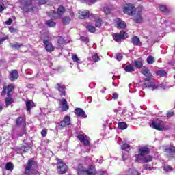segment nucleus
Masks as SVG:
<instances>
[{
  "label": "nucleus",
  "instance_id": "nucleus-44",
  "mask_svg": "<svg viewBox=\"0 0 175 175\" xmlns=\"http://www.w3.org/2000/svg\"><path fill=\"white\" fill-rule=\"evenodd\" d=\"M163 170L165 172V173H169V172H173V170H174L173 167L167 165H164Z\"/></svg>",
  "mask_w": 175,
  "mask_h": 175
},
{
  "label": "nucleus",
  "instance_id": "nucleus-13",
  "mask_svg": "<svg viewBox=\"0 0 175 175\" xmlns=\"http://www.w3.org/2000/svg\"><path fill=\"white\" fill-rule=\"evenodd\" d=\"M16 126H22V128H27V121L25 118L19 116L16 119Z\"/></svg>",
  "mask_w": 175,
  "mask_h": 175
},
{
  "label": "nucleus",
  "instance_id": "nucleus-1",
  "mask_svg": "<svg viewBox=\"0 0 175 175\" xmlns=\"http://www.w3.org/2000/svg\"><path fill=\"white\" fill-rule=\"evenodd\" d=\"M150 149L148 146H144L138 149V154H135V162L142 161L143 163H148L152 162V156L149 155ZM147 155V156H146Z\"/></svg>",
  "mask_w": 175,
  "mask_h": 175
},
{
  "label": "nucleus",
  "instance_id": "nucleus-24",
  "mask_svg": "<svg viewBox=\"0 0 175 175\" xmlns=\"http://www.w3.org/2000/svg\"><path fill=\"white\" fill-rule=\"evenodd\" d=\"M131 43L134 46H142V42H140V38L137 36H134L131 38Z\"/></svg>",
  "mask_w": 175,
  "mask_h": 175
},
{
  "label": "nucleus",
  "instance_id": "nucleus-23",
  "mask_svg": "<svg viewBox=\"0 0 175 175\" xmlns=\"http://www.w3.org/2000/svg\"><path fill=\"white\" fill-rule=\"evenodd\" d=\"M86 173L88 175H96V168H95V166L91 165L86 170Z\"/></svg>",
  "mask_w": 175,
  "mask_h": 175
},
{
  "label": "nucleus",
  "instance_id": "nucleus-50",
  "mask_svg": "<svg viewBox=\"0 0 175 175\" xmlns=\"http://www.w3.org/2000/svg\"><path fill=\"white\" fill-rule=\"evenodd\" d=\"M24 135H27V129H25L24 127H22L21 132L18 135V137H21L24 136Z\"/></svg>",
  "mask_w": 175,
  "mask_h": 175
},
{
  "label": "nucleus",
  "instance_id": "nucleus-40",
  "mask_svg": "<svg viewBox=\"0 0 175 175\" xmlns=\"http://www.w3.org/2000/svg\"><path fill=\"white\" fill-rule=\"evenodd\" d=\"M118 126L119 129L124 131V129H126V128H128V124H126L124 122H121L118 124Z\"/></svg>",
  "mask_w": 175,
  "mask_h": 175
},
{
  "label": "nucleus",
  "instance_id": "nucleus-7",
  "mask_svg": "<svg viewBox=\"0 0 175 175\" xmlns=\"http://www.w3.org/2000/svg\"><path fill=\"white\" fill-rule=\"evenodd\" d=\"M112 38L115 42H117V43H120L121 40H124L128 38V33L122 30L118 33H114L112 36Z\"/></svg>",
  "mask_w": 175,
  "mask_h": 175
},
{
  "label": "nucleus",
  "instance_id": "nucleus-2",
  "mask_svg": "<svg viewBox=\"0 0 175 175\" xmlns=\"http://www.w3.org/2000/svg\"><path fill=\"white\" fill-rule=\"evenodd\" d=\"M20 9L24 13H38L39 10L37 6L33 5L32 0H19Z\"/></svg>",
  "mask_w": 175,
  "mask_h": 175
},
{
  "label": "nucleus",
  "instance_id": "nucleus-15",
  "mask_svg": "<svg viewBox=\"0 0 175 175\" xmlns=\"http://www.w3.org/2000/svg\"><path fill=\"white\" fill-rule=\"evenodd\" d=\"M77 139H78V140H79V142H81V143L83 144V145L85 146H90V139L85 138V137H84V135H83V134H79L77 136Z\"/></svg>",
  "mask_w": 175,
  "mask_h": 175
},
{
  "label": "nucleus",
  "instance_id": "nucleus-12",
  "mask_svg": "<svg viewBox=\"0 0 175 175\" xmlns=\"http://www.w3.org/2000/svg\"><path fill=\"white\" fill-rule=\"evenodd\" d=\"M113 21L116 25V28H120V29H125V28H126V23L121 18H116Z\"/></svg>",
  "mask_w": 175,
  "mask_h": 175
},
{
  "label": "nucleus",
  "instance_id": "nucleus-25",
  "mask_svg": "<svg viewBox=\"0 0 175 175\" xmlns=\"http://www.w3.org/2000/svg\"><path fill=\"white\" fill-rule=\"evenodd\" d=\"M35 107V103L32 100L26 101V110L29 113H31V109Z\"/></svg>",
  "mask_w": 175,
  "mask_h": 175
},
{
  "label": "nucleus",
  "instance_id": "nucleus-36",
  "mask_svg": "<svg viewBox=\"0 0 175 175\" xmlns=\"http://www.w3.org/2000/svg\"><path fill=\"white\" fill-rule=\"evenodd\" d=\"M124 70L127 73H132V72H135V68L133 67L132 64H129L125 66Z\"/></svg>",
  "mask_w": 175,
  "mask_h": 175
},
{
  "label": "nucleus",
  "instance_id": "nucleus-34",
  "mask_svg": "<svg viewBox=\"0 0 175 175\" xmlns=\"http://www.w3.org/2000/svg\"><path fill=\"white\" fill-rule=\"evenodd\" d=\"M94 21L96 23H95L96 28H100V27H102V23H103L102 18L98 17Z\"/></svg>",
  "mask_w": 175,
  "mask_h": 175
},
{
  "label": "nucleus",
  "instance_id": "nucleus-43",
  "mask_svg": "<svg viewBox=\"0 0 175 175\" xmlns=\"http://www.w3.org/2000/svg\"><path fill=\"white\" fill-rule=\"evenodd\" d=\"M131 148V145L129 144H126L125 142H123L121 145V149L123 150V151H128Z\"/></svg>",
  "mask_w": 175,
  "mask_h": 175
},
{
  "label": "nucleus",
  "instance_id": "nucleus-42",
  "mask_svg": "<svg viewBox=\"0 0 175 175\" xmlns=\"http://www.w3.org/2000/svg\"><path fill=\"white\" fill-rule=\"evenodd\" d=\"M157 76H160V77H165L167 72L163 70H160L156 72Z\"/></svg>",
  "mask_w": 175,
  "mask_h": 175
},
{
  "label": "nucleus",
  "instance_id": "nucleus-31",
  "mask_svg": "<svg viewBox=\"0 0 175 175\" xmlns=\"http://www.w3.org/2000/svg\"><path fill=\"white\" fill-rule=\"evenodd\" d=\"M20 151H23L25 154L31 151L32 150V146L27 145V146H22L19 148Z\"/></svg>",
  "mask_w": 175,
  "mask_h": 175
},
{
  "label": "nucleus",
  "instance_id": "nucleus-30",
  "mask_svg": "<svg viewBox=\"0 0 175 175\" xmlns=\"http://www.w3.org/2000/svg\"><path fill=\"white\" fill-rule=\"evenodd\" d=\"M72 21V18L70 16H64L62 18V23L64 25H69Z\"/></svg>",
  "mask_w": 175,
  "mask_h": 175
},
{
  "label": "nucleus",
  "instance_id": "nucleus-58",
  "mask_svg": "<svg viewBox=\"0 0 175 175\" xmlns=\"http://www.w3.org/2000/svg\"><path fill=\"white\" fill-rule=\"evenodd\" d=\"M40 5H46L47 3V0H38Z\"/></svg>",
  "mask_w": 175,
  "mask_h": 175
},
{
  "label": "nucleus",
  "instance_id": "nucleus-61",
  "mask_svg": "<svg viewBox=\"0 0 175 175\" xmlns=\"http://www.w3.org/2000/svg\"><path fill=\"white\" fill-rule=\"evenodd\" d=\"M98 0H88V5H92V3H95Z\"/></svg>",
  "mask_w": 175,
  "mask_h": 175
},
{
  "label": "nucleus",
  "instance_id": "nucleus-32",
  "mask_svg": "<svg viewBox=\"0 0 175 175\" xmlns=\"http://www.w3.org/2000/svg\"><path fill=\"white\" fill-rule=\"evenodd\" d=\"M86 29H88V32L90 33H95L96 32V27L90 23L87 25Z\"/></svg>",
  "mask_w": 175,
  "mask_h": 175
},
{
  "label": "nucleus",
  "instance_id": "nucleus-54",
  "mask_svg": "<svg viewBox=\"0 0 175 175\" xmlns=\"http://www.w3.org/2000/svg\"><path fill=\"white\" fill-rule=\"evenodd\" d=\"M41 136L42 137H46L47 136V129H46L42 130Z\"/></svg>",
  "mask_w": 175,
  "mask_h": 175
},
{
  "label": "nucleus",
  "instance_id": "nucleus-22",
  "mask_svg": "<svg viewBox=\"0 0 175 175\" xmlns=\"http://www.w3.org/2000/svg\"><path fill=\"white\" fill-rule=\"evenodd\" d=\"M40 40H42L43 44L45 42H50L51 40V38H50V35L48 34V33H41L40 36Z\"/></svg>",
  "mask_w": 175,
  "mask_h": 175
},
{
  "label": "nucleus",
  "instance_id": "nucleus-3",
  "mask_svg": "<svg viewBox=\"0 0 175 175\" xmlns=\"http://www.w3.org/2000/svg\"><path fill=\"white\" fill-rule=\"evenodd\" d=\"M38 169H39L38 162L33 160H28L23 173L25 175H32V173H33L35 170H38Z\"/></svg>",
  "mask_w": 175,
  "mask_h": 175
},
{
  "label": "nucleus",
  "instance_id": "nucleus-5",
  "mask_svg": "<svg viewBox=\"0 0 175 175\" xmlns=\"http://www.w3.org/2000/svg\"><path fill=\"white\" fill-rule=\"evenodd\" d=\"M14 92V85L8 84L7 85L3 86V90L1 91V96H10L13 95Z\"/></svg>",
  "mask_w": 175,
  "mask_h": 175
},
{
  "label": "nucleus",
  "instance_id": "nucleus-19",
  "mask_svg": "<svg viewBox=\"0 0 175 175\" xmlns=\"http://www.w3.org/2000/svg\"><path fill=\"white\" fill-rule=\"evenodd\" d=\"M57 90L59 91V92H61L60 96H66V92L65 91V89L66 88L65 85H62L61 83H57Z\"/></svg>",
  "mask_w": 175,
  "mask_h": 175
},
{
  "label": "nucleus",
  "instance_id": "nucleus-59",
  "mask_svg": "<svg viewBox=\"0 0 175 175\" xmlns=\"http://www.w3.org/2000/svg\"><path fill=\"white\" fill-rule=\"evenodd\" d=\"M145 170H151V165L146 164L144 165Z\"/></svg>",
  "mask_w": 175,
  "mask_h": 175
},
{
  "label": "nucleus",
  "instance_id": "nucleus-16",
  "mask_svg": "<svg viewBox=\"0 0 175 175\" xmlns=\"http://www.w3.org/2000/svg\"><path fill=\"white\" fill-rule=\"evenodd\" d=\"M18 77V71H17V70H12L10 72L9 80H10V81H16Z\"/></svg>",
  "mask_w": 175,
  "mask_h": 175
},
{
  "label": "nucleus",
  "instance_id": "nucleus-64",
  "mask_svg": "<svg viewBox=\"0 0 175 175\" xmlns=\"http://www.w3.org/2000/svg\"><path fill=\"white\" fill-rule=\"evenodd\" d=\"M33 175H40V172H39V171L38 170H35L33 173H32Z\"/></svg>",
  "mask_w": 175,
  "mask_h": 175
},
{
  "label": "nucleus",
  "instance_id": "nucleus-11",
  "mask_svg": "<svg viewBox=\"0 0 175 175\" xmlns=\"http://www.w3.org/2000/svg\"><path fill=\"white\" fill-rule=\"evenodd\" d=\"M71 124L70 116L68 115H66L63 119V120L60 121L58 123V126H61V128H66V126H69Z\"/></svg>",
  "mask_w": 175,
  "mask_h": 175
},
{
  "label": "nucleus",
  "instance_id": "nucleus-9",
  "mask_svg": "<svg viewBox=\"0 0 175 175\" xmlns=\"http://www.w3.org/2000/svg\"><path fill=\"white\" fill-rule=\"evenodd\" d=\"M142 12L143 9L142 8H137V12L133 18V21H135V23H137V24H142V23H143V16H142Z\"/></svg>",
  "mask_w": 175,
  "mask_h": 175
},
{
  "label": "nucleus",
  "instance_id": "nucleus-52",
  "mask_svg": "<svg viewBox=\"0 0 175 175\" xmlns=\"http://www.w3.org/2000/svg\"><path fill=\"white\" fill-rule=\"evenodd\" d=\"M5 9H6V7L5 6V3H3V2H0V13H3Z\"/></svg>",
  "mask_w": 175,
  "mask_h": 175
},
{
  "label": "nucleus",
  "instance_id": "nucleus-26",
  "mask_svg": "<svg viewBox=\"0 0 175 175\" xmlns=\"http://www.w3.org/2000/svg\"><path fill=\"white\" fill-rule=\"evenodd\" d=\"M163 151L164 152H167L168 154H175V146H165Z\"/></svg>",
  "mask_w": 175,
  "mask_h": 175
},
{
  "label": "nucleus",
  "instance_id": "nucleus-37",
  "mask_svg": "<svg viewBox=\"0 0 175 175\" xmlns=\"http://www.w3.org/2000/svg\"><path fill=\"white\" fill-rule=\"evenodd\" d=\"M66 12V10L65 9V7H64L62 5L59 6V8H57V13L59 14V16H60V17Z\"/></svg>",
  "mask_w": 175,
  "mask_h": 175
},
{
  "label": "nucleus",
  "instance_id": "nucleus-20",
  "mask_svg": "<svg viewBox=\"0 0 175 175\" xmlns=\"http://www.w3.org/2000/svg\"><path fill=\"white\" fill-rule=\"evenodd\" d=\"M59 102H60L62 104V111H68L69 109V105H68V101L66 99H59Z\"/></svg>",
  "mask_w": 175,
  "mask_h": 175
},
{
  "label": "nucleus",
  "instance_id": "nucleus-29",
  "mask_svg": "<svg viewBox=\"0 0 175 175\" xmlns=\"http://www.w3.org/2000/svg\"><path fill=\"white\" fill-rule=\"evenodd\" d=\"M77 172L78 175H88L87 170L84 169V167H80V165L78 166Z\"/></svg>",
  "mask_w": 175,
  "mask_h": 175
},
{
  "label": "nucleus",
  "instance_id": "nucleus-48",
  "mask_svg": "<svg viewBox=\"0 0 175 175\" xmlns=\"http://www.w3.org/2000/svg\"><path fill=\"white\" fill-rule=\"evenodd\" d=\"M92 58L94 62H98V61H100V57H99L97 53H95L94 55H92Z\"/></svg>",
  "mask_w": 175,
  "mask_h": 175
},
{
  "label": "nucleus",
  "instance_id": "nucleus-35",
  "mask_svg": "<svg viewBox=\"0 0 175 175\" xmlns=\"http://www.w3.org/2000/svg\"><path fill=\"white\" fill-rule=\"evenodd\" d=\"M145 85L147 88H152V91H154V90H157L158 88V86L155 85V83L150 82L149 83H145Z\"/></svg>",
  "mask_w": 175,
  "mask_h": 175
},
{
  "label": "nucleus",
  "instance_id": "nucleus-18",
  "mask_svg": "<svg viewBox=\"0 0 175 175\" xmlns=\"http://www.w3.org/2000/svg\"><path fill=\"white\" fill-rule=\"evenodd\" d=\"M89 16H90V10L78 12V18H81V20H85V18H88Z\"/></svg>",
  "mask_w": 175,
  "mask_h": 175
},
{
  "label": "nucleus",
  "instance_id": "nucleus-62",
  "mask_svg": "<svg viewBox=\"0 0 175 175\" xmlns=\"http://www.w3.org/2000/svg\"><path fill=\"white\" fill-rule=\"evenodd\" d=\"M133 175H139L140 174H139V171L136 170H132L131 172Z\"/></svg>",
  "mask_w": 175,
  "mask_h": 175
},
{
  "label": "nucleus",
  "instance_id": "nucleus-28",
  "mask_svg": "<svg viewBox=\"0 0 175 175\" xmlns=\"http://www.w3.org/2000/svg\"><path fill=\"white\" fill-rule=\"evenodd\" d=\"M159 8L160 12H162V13H164V14H169L170 10L169 8L166 7V5H163L162 4L159 5Z\"/></svg>",
  "mask_w": 175,
  "mask_h": 175
},
{
  "label": "nucleus",
  "instance_id": "nucleus-51",
  "mask_svg": "<svg viewBox=\"0 0 175 175\" xmlns=\"http://www.w3.org/2000/svg\"><path fill=\"white\" fill-rule=\"evenodd\" d=\"M57 43L58 44H59L60 46L62 44H65V38H64V37H59L57 40Z\"/></svg>",
  "mask_w": 175,
  "mask_h": 175
},
{
  "label": "nucleus",
  "instance_id": "nucleus-17",
  "mask_svg": "<svg viewBox=\"0 0 175 175\" xmlns=\"http://www.w3.org/2000/svg\"><path fill=\"white\" fill-rule=\"evenodd\" d=\"M48 16L50 17L51 20H58L61 18L60 15L58 14L57 11L51 10L47 13Z\"/></svg>",
  "mask_w": 175,
  "mask_h": 175
},
{
  "label": "nucleus",
  "instance_id": "nucleus-10",
  "mask_svg": "<svg viewBox=\"0 0 175 175\" xmlns=\"http://www.w3.org/2000/svg\"><path fill=\"white\" fill-rule=\"evenodd\" d=\"M142 74L146 77L144 79V81H150L151 79H152L151 71L146 66L142 67Z\"/></svg>",
  "mask_w": 175,
  "mask_h": 175
},
{
  "label": "nucleus",
  "instance_id": "nucleus-8",
  "mask_svg": "<svg viewBox=\"0 0 175 175\" xmlns=\"http://www.w3.org/2000/svg\"><path fill=\"white\" fill-rule=\"evenodd\" d=\"M150 126L156 131H165V124L162 120L152 121Z\"/></svg>",
  "mask_w": 175,
  "mask_h": 175
},
{
  "label": "nucleus",
  "instance_id": "nucleus-46",
  "mask_svg": "<svg viewBox=\"0 0 175 175\" xmlns=\"http://www.w3.org/2000/svg\"><path fill=\"white\" fill-rule=\"evenodd\" d=\"M81 42H84L85 43H90V38L84 36H81L79 38Z\"/></svg>",
  "mask_w": 175,
  "mask_h": 175
},
{
  "label": "nucleus",
  "instance_id": "nucleus-27",
  "mask_svg": "<svg viewBox=\"0 0 175 175\" xmlns=\"http://www.w3.org/2000/svg\"><path fill=\"white\" fill-rule=\"evenodd\" d=\"M14 101V99L13 98L12 95L7 96V97L5 98V103L7 107H8V106H10V105H12Z\"/></svg>",
  "mask_w": 175,
  "mask_h": 175
},
{
  "label": "nucleus",
  "instance_id": "nucleus-56",
  "mask_svg": "<svg viewBox=\"0 0 175 175\" xmlns=\"http://www.w3.org/2000/svg\"><path fill=\"white\" fill-rule=\"evenodd\" d=\"M8 39H9V36L7 35L5 37L2 38L0 39V44H3V42H5V40H8Z\"/></svg>",
  "mask_w": 175,
  "mask_h": 175
},
{
  "label": "nucleus",
  "instance_id": "nucleus-4",
  "mask_svg": "<svg viewBox=\"0 0 175 175\" xmlns=\"http://www.w3.org/2000/svg\"><path fill=\"white\" fill-rule=\"evenodd\" d=\"M56 161H57L56 164L57 173L59 174H65V173H67L69 168H68L66 163L59 158H57Z\"/></svg>",
  "mask_w": 175,
  "mask_h": 175
},
{
  "label": "nucleus",
  "instance_id": "nucleus-57",
  "mask_svg": "<svg viewBox=\"0 0 175 175\" xmlns=\"http://www.w3.org/2000/svg\"><path fill=\"white\" fill-rule=\"evenodd\" d=\"M103 12L105 14H109L110 13V8L109 7H104Z\"/></svg>",
  "mask_w": 175,
  "mask_h": 175
},
{
  "label": "nucleus",
  "instance_id": "nucleus-60",
  "mask_svg": "<svg viewBox=\"0 0 175 175\" xmlns=\"http://www.w3.org/2000/svg\"><path fill=\"white\" fill-rule=\"evenodd\" d=\"M12 23H13V20L12 18H9L5 21L6 25H11Z\"/></svg>",
  "mask_w": 175,
  "mask_h": 175
},
{
  "label": "nucleus",
  "instance_id": "nucleus-33",
  "mask_svg": "<svg viewBox=\"0 0 175 175\" xmlns=\"http://www.w3.org/2000/svg\"><path fill=\"white\" fill-rule=\"evenodd\" d=\"M10 46L11 49H16V50H18V49H21V47H23L24 46V44H23L21 43L16 42L14 44L10 43Z\"/></svg>",
  "mask_w": 175,
  "mask_h": 175
},
{
  "label": "nucleus",
  "instance_id": "nucleus-38",
  "mask_svg": "<svg viewBox=\"0 0 175 175\" xmlns=\"http://www.w3.org/2000/svg\"><path fill=\"white\" fill-rule=\"evenodd\" d=\"M6 170H9L10 172H13V169H14V165H13V163L8 162L5 165Z\"/></svg>",
  "mask_w": 175,
  "mask_h": 175
},
{
  "label": "nucleus",
  "instance_id": "nucleus-53",
  "mask_svg": "<svg viewBox=\"0 0 175 175\" xmlns=\"http://www.w3.org/2000/svg\"><path fill=\"white\" fill-rule=\"evenodd\" d=\"M124 58L122 54L118 53H116V59L117 61H121Z\"/></svg>",
  "mask_w": 175,
  "mask_h": 175
},
{
  "label": "nucleus",
  "instance_id": "nucleus-6",
  "mask_svg": "<svg viewBox=\"0 0 175 175\" xmlns=\"http://www.w3.org/2000/svg\"><path fill=\"white\" fill-rule=\"evenodd\" d=\"M137 12V8H135L133 4H129L123 8V12L124 14H128V16H135Z\"/></svg>",
  "mask_w": 175,
  "mask_h": 175
},
{
  "label": "nucleus",
  "instance_id": "nucleus-39",
  "mask_svg": "<svg viewBox=\"0 0 175 175\" xmlns=\"http://www.w3.org/2000/svg\"><path fill=\"white\" fill-rule=\"evenodd\" d=\"M46 25L49 27V28H54L55 25H57V23L54 22L51 20L46 21Z\"/></svg>",
  "mask_w": 175,
  "mask_h": 175
},
{
  "label": "nucleus",
  "instance_id": "nucleus-55",
  "mask_svg": "<svg viewBox=\"0 0 175 175\" xmlns=\"http://www.w3.org/2000/svg\"><path fill=\"white\" fill-rule=\"evenodd\" d=\"M9 32H10L11 33H16V32H17V29H16L14 27L11 26L9 28Z\"/></svg>",
  "mask_w": 175,
  "mask_h": 175
},
{
  "label": "nucleus",
  "instance_id": "nucleus-41",
  "mask_svg": "<svg viewBox=\"0 0 175 175\" xmlns=\"http://www.w3.org/2000/svg\"><path fill=\"white\" fill-rule=\"evenodd\" d=\"M146 62L149 65H152V64H154L155 62V58H154V57L152 55H149L147 57Z\"/></svg>",
  "mask_w": 175,
  "mask_h": 175
},
{
  "label": "nucleus",
  "instance_id": "nucleus-14",
  "mask_svg": "<svg viewBox=\"0 0 175 175\" xmlns=\"http://www.w3.org/2000/svg\"><path fill=\"white\" fill-rule=\"evenodd\" d=\"M43 44L47 53H52V51H54V50H55V47L54 46V45H53V43H51V42L50 41H45Z\"/></svg>",
  "mask_w": 175,
  "mask_h": 175
},
{
  "label": "nucleus",
  "instance_id": "nucleus-49",
  "mask_svg": "<svg viewBox=\"0 0 175 175\" xmlns=\"http://www.w3.org/2000/svg\"><path fill=\"white\" fill-rule=\"evenodd\" d=\"M72 59L73 62H77V64H80V59H79V56H77V55H72Z\"/></svg>",
  "mask_w": 175,
  "mask_h": 175
},
{
  "label": "nucleus",
  "instance_id": "nucleus-21",
  "mask_svg": "<svg viewBox=\"0 0 175 175\" xmlns=\"http://www.w3.org/2000/svg\"><path fill=\"white\" fill-rule=\"evenodd\" d=\"M75 116H78L79 117H83L86 118L87 115H85V111L83 110L81 108H76L74 111Z\"/></svg>",
  "mask_w": 175,
  "mask_h": 175
},
{
  "label": "nucleus",
  "instance_id": "nucleus-47",
  "mask_svg": "<svg viewBox=\"0 0 175 175\" xmlns=\"http://www.w3.org/2000/svg\"><path fill=\"white\" fill-rule=\"evenodd\" d=\"M97 18H98V15L90 14V12H89V16H88V18H89L90 20H92V21H95Z\"/></svg>",
  "mask_w": 175,
  "mask_h": 175
},
{
  "label": "nucleus",
  "instance_id": "nucleus-45",
  "mask_svg": "<svg viewBox=\"0 0 175 175\" xmlns=\"http://www.w3.org/2000/svg\"><path fill=\"white\" fill-rule=\"evenodd\" d=\"M134 65L137 69H141V68H143V62L141 61H135Z\"/></svg>",
  "mask_w": 175,
  "mask_h": 175
},
{
  "label": "nucleus",
  "instance_id": "nucleus-63",
  "mask_svg": "<svg viewBox=\"0 0 175 175\" xmlns=\"http://www.w3.org/2000/svg\"><path fill=\"white\" fill-rule=\"evenodd\" d=\"M173 116H174V112L169 111L167 113V117L168 118L173 117Z\"/></svg>",
  "mask_w": 175,
  "mask_h": 175
}]
</instances>
